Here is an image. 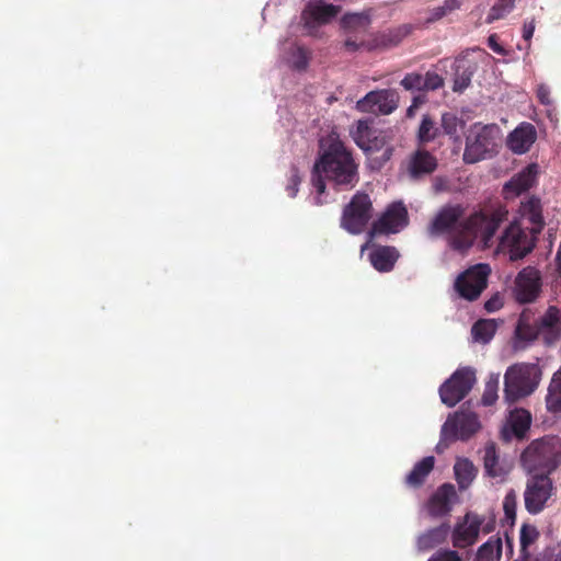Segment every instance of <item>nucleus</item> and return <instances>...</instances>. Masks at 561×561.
Returning <instances> with one entry per match:
<instances>
[{
  "mask_svg": "<svg viewBox=\"0 0 561 561\" xmlns=\"http://www.w3.org/2000/svg\"><path fill=\"white\" fill-rule=\"evenodd\" d=\"M462 204H446L433 216L426 227L432 238L446 237L448 245L459 253L470 250L480 239L483 248L493 244L501 224L507 220L508 210L503 205H485L465 217Z\"/></svg>",
  "mask_w": 561,
  "mask_h": 561,
  "instance_id": "obj_1",
  "label": "nucleus"
},
{
  "mask_svg": "<svg viewBox=\"0 0 561 561\" xmlns=\"http://www.w3.org/2000/svg\"><path fill=\"white\" fill-rule=\"evenodd\" d=\"M357 164L352 152L334 134L319 141V156L311 172V183L319 195L325 192V180L339 187L353 188L358 182Z\"/></svg>",
  "mask_w": 561,
  "mask_h": 561,
  "instance_id": "obj_2",
  "label": "nucleus"
},
{
  "mask_svg": "<svg viewBox=\"0 0 561 561\" xmlns=\"http://www.w3.org/2000/svg\"><path fill=\"white\" fill-rule=\"evenodd\" d=\"M519 214L531 227H523L520 221L515 220L504 230L499 242V248L510 254L511 261L522 260L533 252L545 226L541 203L535 196L522 202Z\"/></svg>",
  "mask_w": 561,
  "mask_h": 561,
  "instance_id": "obj_3",
  "label": "nucleus"
},
{
  "mask_svg": "<svg viewBox=\"0 0 561 561\" xmlns=\"http://www.w3.org/2000/svg\"><path fill=\"white\" fill-rule=\"evenodd\" d=\"M520 460L527 471L549 476L561 463V438L545 436L534 440L523 451Z\"/></svg>",
  "mask_w": 561,
  "mask_h": 561,
  "instance_id": "obj_4",
  "label": "nucleus"
},
{
  "mask_svg": "<svg viewBox=\"0 0 561 561\" xmlns=\"http://www.w3.org/2000/svg\"><path fill=\"white\" fill-rule=\"evenodd\" d=\"M541 373L536 364L518 363L504 375V397L510 403L531 394L539 385Z\"/></svg>",
  "mask_w": 561,
  "mask_h": 561,
  "instance_id": "obj_5",
  "label": "nucleus"
},
{
  "mask_svg": "<svg viewBox=\"0 0 561 561\" xmlns=\"http://www.w3.org/2000/svg\"><path fill=\"white\" fill-rule=\"evenodd\" d=\"M373 217V204L366 193L357 192L344 207L341 227L352 234L362 233Z\"/></svg>",
  "mask_w": 561,
  "mask_h": 561,
  "instance_id": "obj_6",
  "label": "nucleus"
},
{
  "mask_svg": "<svg viewBox=\"0 0 561 561\" xmlns=\"http://www.w3.org/2000/svg\"><path fill=\"white\" fill-rule=\"evenodd\" d=\"M477 381L471 367L458 368L440 387L439 397L444 404L455 407L471 391Z\"/></svg>",
  "mask_w": 561,
  "mask_h": 561,
  "instance_id": "obj_7",
  "label": "nucleus"
},
{
  "mask_svg": "<svg viewBox=\"0 0 561 561\" xmlns=\"http://www.w3.org/2000/svg\"><path fill=\"white\" fill-rule=\"evenodd\" d=\"M491 270L488 264H477L461 274L455 280V289L460 297L469 301L477 300L488 285Z\"/></svg>",
  "mask_w": 561,
  "mask_h": 561,
  "instance_id": "obj_8",
  "label": "nucleus"
},
{
  "mask_svg": "<svg viewBox=\"0 0 561 561\" xmlns=\"http://www.w3.org/2000/svg\"><path fill=\"white\" fill-rule=\"evenodd\" d=\"M476 128L477 130L472 131L466 140L463 161L467 163H476L485 159L495 146L496 126L485 125L476 126Z\"/></svg>",
  "mask_w": 561,
  "mask_h": 561,
  "instance_id": "obj_9",
  "label": "nucleus"
},
{
  "mask_svg": "<svg viewBox=\"0 0 561 561\" xmlns=\"http://www.w3.org/2000/svg\"><path fill=\"white\" fill-rule=\"evenodd\" d=\"M399 100L394 89L374 90L357 101L356 108L363 113L389 115L398 108Z\"/></svg>",
  "mask_w": 561,
  "mask_h": 561,
  "instance_id": "obj_10",
  "label": "nucleus"
},
{
  "mask_svg": "<svg viewBox=\"0 0 561 561\" xmlns=\"http://www.w3.org/2000/svg\"><path fill=\"white\" fill-rule=\"evenodd\" d=\"M552 481L547 474H534L524 492L525 507L530 514L540 513L552 494Z\"/></svg>",
  "mask_w": 561,
  "mask_h": 561,
  "instance_id": "obj_11",
  "label": "nucleus"
},
{
  "mask_svg": "<svg viewBox=\"0 0 561 561\" xmlns=\"http://www.w3.org/2000/svg\"><path fill=\"white\" fill-rule=\"evenodd\" d=\"M479 428L478 415L473 412L460 410L447 419L442 427V436L444 439L456 440L460 438L466 440L478 432Z\"/></svg>",
  "mask_w": 561,
  "mask_h": 561,
  "instance_id": "obj_12",
  "label": "nucleus"
},
{
  "mask_svg": "<svg viewBox=\"0 0 561 561\" xmlns=\"http://www.w3.org/2000/svg\"><path fill=\"white\" fill-rule=\"evenodd\" d=\"M541 275L540 272L533 267L527 266L518 272L513 288V295L518 304H531L541 293Z\"/></svg>",
  "mask_w": 561,
  "mask_h": 561,
  "instance_id": "obj_13",
  "label": "nucleus"
},
{
  "mask_svg": "<svg viewBox=\"0 0 561 561\" xmlns=\"http://www.w3.org/2000/svg\"><path fill=\"white\" fill-rule=\"evenodd\" d=\"M409 224L408 210L403 203L391 204L378 220L373 224V234L397 233Z\"/></svg>",
  "mask_w": 561,
  "mask_h": 561,
  "instance_id": "obj_14",
  "label": "nucleus"
},
{
  "mask_svg": "<svg viewBox=\"0 0 561 561\" xmlns=\"http://www.w3.org/2000/svg\"><path fill=\"white\" fill-rule=\"evenodd\" d=\"M482 519L478 515L466 514L451 531V542L455 548L466 549L473 546L479 538Z\"/></svg>",
  "mask_w": 561,
  "mask_h": 561,
  "instance_id": "obj_15",
  "label": "nucleus"
},
{
  "mask_svg": "<svg viewBox=\"0 0 561 561\" xmlns=\"http://www.w3.org/2000/svg\"><path fill=\"white\" fill-rule=\"evenodd\" d=\"M483 468L488 477L504 481L512 466L506 460L501 459L495 443L489 442L483 449Z\"/></svg>",
  "mask_w": 561,
  "mask_h": 561,
  "instance_id": "obj_16",
  "label": "nucleus"
},
{
  "mask_svg": "<svg viewBox=\"0 0 561 561\" xmlns=\"http://www.w3.org/2000/svg\"><path fill=\"white\" fill-rule=\"evenodd\" d=\"M456 495V489L451 483H444L438 486L426 503L428 514L433 517H442L449 514Z\"/></svg>",
  "mask_w": 561,
  "mask_h": 561,
  "instance_id": "obj_17",
  "label": "nucleus"
},
{
  "mask_svg": "<svg viewBox=\"0 0 561 561\" xmlns=\"http://www.w3.org/2000/svg\"><path fill=\"white\" fill-rule=\"evenodd\" d=\"M537 165L529 164L514 175L503 187L505 199H512L527 192L536 182Z\"/></svg>",
  "mask_w": 561,
  "mask_h": 561,
  "instance_id": "obj_18",
  "label": "nucleus"
},
{
  "mask_svg": "<svg viewBox=\"0 0 561 561\" xmlns=\"http://www.w3.org/2000/svg\"><path fill=\"white\" fill-rule=\"evenodd\" d=\"M437 159L431 152L419 149L410 157L408 172L412 180H421L437 169Z\"/></svg>",
  "mask_w": 561,
  "mask_h": 561,
  "instance_id": "obj_19",
  "label": "nucleus"
},
{
  "mask_svg": "<svg viewBox=\"0 0 561 561\" xmlns=\"http://www.w3.org/2000/svg\"><path fill=\"white\" fill-rule=\"evenodd\" d=\"M537 131L530 123H523L507 138L510 149L518 154L527 152L536 141Z\"/></svg>",
  "mask_w": 561,
  "mask_h": 561,
  "instance_id": "obj_20",
  "label": "nucleus"
},
{
  "mask_svg": "<svg viewBox=\"0 0 561 561\" xmlns=\"http://www.w3.org/2000/svg\"><path fill=\"white\" fill-rule=\"evenodd\" d=\"M539 333L548 342L559 337L561 332V311L556 306H550L545 314L536 322Z\"/></svg>",
  "mask_w": 561,
  "mask_h": 561,
  "instance_id": "obj_21",
  "label": "nucleus"
},
{
  "mask_svg": "<svg viewBox=\"0 0 561 561\" xmlns=\"http://www.w3.org/2000/svg\"><path fill=\"white\" fill-rule=\"evenodd\" d=\"M339 11L340 7L334 4H316L302 12V20L307 26L321 25L334 19Z\"/></svg>",
  "mask_w": 561,
  "mask_h": 561,
  "instance_id": "obj_22",
  "label": "nucleus"
},
{
  "mask_svg": "<svg viewBox=\"0 0 561 561\" xmlns=\"http://www.w3.org/2000/svg\"><path fill=\"white\" fill-rule=\"evenodd\" d=\"M399 259V252L394 247L380 245L369 253L371 265L378 272H390Z\"/></svg>",
  "mask_w": 561,
  "mask_h": 561,
  "instance_id": "obj_23",
  "label": "nucleus"
},
{
  "mask_svg": "<svg viewBox=\"0 0 561 561\" xmlns=\"http://www.w3.org/2000/svg\"><path fill=\"white\" fill-rule=\"evenodd\" d=\"M539 331L536 324L530 323V316L527 310H524L517 321L514 337H515V347L524 348L526 344L534 342L538 335Z\"/></svg>",
  "mask_w": 561,
  "mask_h": 561,
  "instance_id": "obj_24",
  "label": "nucleus"
},
{
  "mask_svg": "<svg viewBox=\"0 0 561 561\" xmlns=\"http://www.w3.org/2000/svg\"><path fill=\"white\" fill-rule=\"evenodd\" d=\"M450 533V526L443 523L437 527L431 528L417 537L416 546L420 551L432 550L444 543Z\"/></svg>",
  "mask_w": 561,
  "mask_h": 561,
  "instance_id": "obj_25",
  "label": "nucleus"
},
{
  "mask_svg": "<svg viewBox=\"0 0 561 561\" xmlns=\"http://www.w3.org/2000/svg\"><path fill=\"white\" fill-rule=\"evenodd\" d=\"M477 66L467 58H459L455 61V75L453 90L462 92L470 83Z\"/></svg>",
  "mask_w": 561,
  "mask_h": 561,
  "instance_id": "obj_26",
  "label": "nucleus"
},
{
  "mask_svg": "<svg viewBox=\"0 0 561 561\" xmlns=\"http://www.w3.org/2000/svg\"><path fill=\"white\" fill-rule=\"evenodd\" d=\"M435 458L433 456L424 457L422 460L416 462L412 470L405 477V484L410 488L417 489L422 486L434 469Z\"/></svg>",
  "mask_w": 561,
  "mask_h": 561,
  "instance_id": "obj_27",
  "label": "nucleus"
},
{
  "mask_svg": "<svg viewBox=\"0 0 561 561\" xmlns=\"http://www.w3.org/2000/svg\"><path fill=\"white\" fill-rule=\"evenodd\" d=\"M455 479L460 490H466L476 479L478 470L468 458L457 459L454 466Z\"/></svg>",
  "mask_w": 561,
  "mask_h": 561,
  "instance_id": "obj_28",
  "label": "nucleus"
},
{
  "mask_svg": "<svg viewBox=\"0 0 561 561\" xmlns=\"http://www.w3.org/2000/svg\"><path fill=\"white\" fill-rule=\"evenodd\" d=\"M546 408L548 412L553 414L561 412V368L553 374L549 383Z\"/></svg>",
  "mask_w": 561,
  "mask_h": 561,
  "instance_id": "obj_29",
  "label": "nucleus"
},
{
  "mask_svg": "<svg viewBox=\"0 0 561 561\" xmlns=\"http://www.w3.org/2000/svg\"><path fill=\"white\" fill-rule=\"evenodd\" d=\"M502 556V538L496 535L489 538L477 551L473 561H500Z\"/></svg>",
  "mask_w": 561,
  "mask_h": 561,
  "instance_id": "obj_30",
  "label": "nucleus"
},
{
  "mask_svg": "<svg viewBox=\"0 0 561 561\" xmlns=\"http://www.w3.org/2000/svg\"><path fill=\"white\" fill-rule=\"evenodd\" d=\"M496 329L495 320L480 319L472 325L471 334L474 341L485 344L493 339Z\"/></svg>",
  "mask_w": 561,
  "mask_h": 561,
  "instance_id": "obj_31",
  "label": "nucleus"
},
{
  "mask_svg": "<svg viewBox=\"0 0 561 561\" xmlns=\"http://www.w3.org/2000/svg\"><path fill=\"white\" fill-rule=\"evenodd\" d=\"M460 2L458 0H445L443 4L428 9L424 22L426 24L435 23L443 18L447 16L455 10L459 9Z\"/></svg>",
  "mask_w": 561,
  "mask_h": 561,
  "instance_id": "obj_32",
  "label": "nucleus"
},
{
  "mask_svg": "<svg viewBox=\"0 0 561 561\" xmlns=\"http://www.w3.org/2000/svg\"><path fill=\"white\" fill-rule=\"evenodd\" d=\"M342 24L348 32L365 33L370 24V18L367 13H347L343 16Z\"/></svg>",
  "mask_w": 561,
  "mask_h": 561,
  "instance_id": "obj_33",
  "label": "nucleus"
},
{
  "mask_svg": "<svg viewBox=\"0 0 561 561\" xmlns=\"http://www.w3.org/2000/svg\"><path fill=\"white\" fill-rule=\"evenodd\" d=\"M539 538V531L536 526L524 524L520 528L519 543H520V557L523 559H531L528 548L535 543Z\"/></svg>",
  "mask_w": 561,
  "mask_h": 561,
  "instance_id": "obj_34",
  "label": "nucleus"
},
{
  "mask_svg": "<svg viewBox=\"0 0 561 561\" xmlns=\"http://www.w3.org/2000/svg\"><path fill=\"white\" fill-rule=\"evenodd\" d=\"M531 423V415L528 411L520 409L516 410L511 415L512 431L517 437H523L529 430Z\"/></svg>",
  "mask_w": 561,
  "mask_h": 561,
  "instance_id": "obj_35",
  "label": "nucleus"
},
{
  "mask_svg": "<svg viewBox=\"0 0 561 561\" xmlns=\"http://www.w3.org/2000/svg\"><path fill=\"white\" fill-rule=\"evenodd\" d=\"M377 131L369 125L368 121H358L352 136L356 145L363 150Z\"/></svg>",
  "mask_w": 561,
  "mask_h": 561,
  "instance_id": "obj_36",
  "label": "nucleus"
},
{
  "mask_svg": "<svg viewBox=\"0 0 561 561\" xmlns=\"http://www.w3.org/2000/svg\"><path fill=\"white\" fill-rule=\"evenodd\" d=\"M438 135V128L435 126L434 121L424 115L419 127L417 138L421 144H427L434 140Z\"/></svg>",
  "mask_w": 561,
  "mask_h": 561,
  "instance_id": "obj_37",
  "label": "nucleus"
},
{
  "mask_svg": "<svg viewBox=\"0 0 561 561\" xmlns=\"http://www.w3.org/2000/svg\"><path fill=\"white\" fill-rule=\"evenodd\" d=\"M497 390H499V376H491L486 381L484 391L482 394L481 402L483 405L489 407L495 403L497 400Z\"/></svg>",
  "mask_w": 561,
  "mask_h": 561,
  "instance_id": "obj_38",
  "label": "nucleus"
},
{
  "mask_svg": "<svg viewBox=\"0 0 561 561\" xmlns=\"http://www.w3.org/2000/svg\"><path fill=\"white\" fill-rule=\"evenodd\" d=\"M515 7V0H497L490 10L489 21L506 16Z\"/></svg>",
  "mask_w": 561,
  "mask_h": 561,
  "instance_id": "obj_39",
  "label": "nucleus"
},
{
  "mask_svg": "<svg viewBox=\"0 0 561 561\" xmlns=\"http://www.w3.org/2000/svg\"><path fill=\"white\" fill-rule=\"evenodd\" d=\"M310 61V51L301 46L294 48L291 53V66L294 69L306 70Z\"/></svg>",
  "mask_w": 561,
  "mask_h": 561,
  "instance_id": "obj_40",
  "label": "nucleus"
},
{
  "mask_svg": "<svg viewBox=\"0 0 561 561\" xmlns=\"http://www.w3.org/2000/svg\"><path fill=\"white\" fill-rule=\"evenodd\" d=\"M463 125V122L459 119L453 113H444L442 115V128L444 133L450 137L457 136L458 127Z\"/></svg>",
  "mask_w": 561,
  "mask_h": 561,
  "instance_id": "obj_41",
  "label": "nucleus"
},
{
  "mask_svg": "<svg viewBox=\"0 0 561 561\" xmlns=\"http://www.w3.org/2000/svg\"><path fill=\"white\" fill-rule=\"evenodd\" d=\"M400 84L407 91H424L423 76L417 72L407 73Z\"/></svg>",
  "mask_w": 561,
  "mask_h": 561,
  "instance_id": "obj_42",
  "label": "nucleus"
},
{
  "mask_svg": "<svg viewBox=\"0 0 561 561\" xmlns=\"http://www.w3.org/2000/svg\"><path fill=\"white\" fill-rule=\"evenodd\" d=\"M517 496L514 490L507 492L503 501V510L505 513L506 520L514 523L516 517Z\"/></svg>",
  "mask_w": 561,
  "mask_h": 561,
  "instance_id": "obj_43",
  "label": "nucleus"
},
{
  "mask_svg": "<svg viewBox=\"0 0 561 561\" xmlns=\"http://www.w3.org/2000/svg\"><path fill=\"white\" fill-rule=\"evenodd\" d=\"M424 82V91L436 90L443 87L444 80L436 72L427 71L425 76H423Z\"/></svg>",
  "mask_w": 561,
  "mask_h": 561,
  "instance_id": "obj_44",
  "label": "nucleus"
},
{
  "mask_svg": "<svg viewBox=\"0 0 561 561\" xmlns=\"http://www.w3.org/2000/svg\"><path fill=\"white\" fill-rule=\"evenodd\" d=\"M427 561H461V557L455 550L444 549L436 551Z\"/></svg>",
  "mask_w": 561,
  "mask_h": 561,
  "instance_id": "obj_45",
  "label": "nucleus"
},
{
  "mask_svg": "<svg viewBox=\"0 0 561 561\" xmlns=\"http://www.w3.org/2000/svg\"><path fill=\"white\" fill-rule=\"evenodd\" d=\"M386 145V137L381 131H377L376 135L369 140V144L363 149L365 152H376L381 150Z\"/></svg>",
  "mask_w": 561,
  "mask_h": 561,
  "instance_id": "obj_46",
  "label": "nucleus"
},
{
  "mask_svg": "<svg viewBox=\"0 0 561 561\" xmlns=\"http://www.w3.org/2000/svg\"><path fill=\"white\" fill-rule=\"evenodd\" d=\"M536 94H537L539 102L542 105H550L552 103V100L550 96V88L547 84H545V83L539 84L537 88Z\"/></svg>",
  "mask_w": 561,
  "mask_h": 561,
  "instance_id": "obj_47",
  "label": "nucleus"
},
{
  "mask_svg": "<svg viewBox=\"0 0 561 561\" xmlns=\"http://www.w3.org/2000/svg\"><path fill=\"white\" fill-rule=\"evenodd\" d=\"M300 176L298 174V170L294 169L293 174L289 179L288 185H287V192L290 197H295L298 192V186L300 184Z\"/></svg>",
  "mask_w": 561,
  "mask_h": 561,
  "instance_id": "obj_48",
  "label": "nucleus"
},
{
  "mask_svg": "<svg viewBox=\"0 0 561 561\" xmlns=\"http://www.w3.org/2000/svg\"><path fill=\"white\" fill-rule=\"evenodd\" d=\"M344 46L348 51H356L362 47H366V43L364 39L358 41L357 37L353 38L352 36H348L344 43Z\"/></svg>",
  "mask_w": 561,
  "mask_h": 561,
  "instance_id": "obj_49",
  "label": "nucleus"
},
{
  "mask_svg": "<svg viewBox=\"0 0 561 561\" xmlns=\"http://www.w3.org/2000/svg\"><path fill=\"white\" fill-rule=\"evenodd\" d=\"M536 28V22L535 19H531L530 21H526L523 25V38L527 42H529L534 35Z\"/></svg>",
  "mask_w": 561,
  "mask_h": 561,
  "instance_id": "obj_50",
  "label": "nucleus"
},
{
  "mask_svg": "<svg viewBox=\"0 0 561 561\" xmlns=\"http://www.w3.org/2000/svg\"><path fill=\"white\" fill-rule=\"evenodd\" d=\"M502 306V302H501V299L495 296V297H492L491 299H489L485 304H484V308L486 311L489 312H493V311H496L497 309H500Z\"/></svg>",
  "mask_w": 561,
  "mask_h": 561,
  "instance_id": "obj_51",
  "label": "nucleus"
},
{
  "mask_svg": "<svg viewBox=\"0 0 561 561\" xmlns=\"http://www.w3.org/2000/svg\"><path fill=\"white\" fill-rule=\"evenodd\" d=\"M488 45L489 47L494 51V53H497V54H503L504 53V49L503 47L497 43V37L495 34L493 35H490L489 38H488Z\"/></svg>",
  "mask_w": 561,
  "mask_h": 561,
  "instance_id": "obj_52",
  "label": "nucleus"
},
{
  "mask_svg": "<svg viewBox=\"0 0 561 561\" xmlns=\"http://www.w3.org/2000/svg\"><path fill=\"white\" fill-rule=\"evenodd\" d=\"M504 537H505L506 554L508 557H512L513 556V548H514L513 538L508 535L507 530L504 531Z\"/></svg>",
  "mask_w": 561,
  "mask_h": 561,
  "instance_id": "obj_53",
  "label": "nucleus"
},
{
  "mask_svg": "<svg viewBox=\"0 0 561 561\" xmlns=\"http://www.w3.org/2000/svg\"><path fill=\"white\" fill-rule=\"evenodd\" d=\"M538 561H561V549L557 553H545Z\"/></svg>",
  "mask_w": 561,
  "mask_h": 561,
  "instance_id": "obj_54",
  "label": "nucleus"
},
{
  "mask_svg": "<svg viewBox=\"0 0 561 561\" xmlns=\"http://www.w3.org/2000/svg\"><path fill=\"white\" fill-rule=\"evenodd\" d=\"M446 181L443 178H435L434 180V190L435 192H439L445 188Z\"/></svg>",
  "mask_w": 561,
  "mask_h": 561,
  "instance_id": "obj_55",
  "label": "nucleus"
},
{
  "mask_svg": "<svg viewBox=\"0 0 561 561\" xmlns=\"http://www.w3.org/2000/svg\"><path fill=\"white\" fill-rule=\"evenodd\" d=\"M423 103H424V96L416 95V96L413 98L411 105H412V107L417 108Z\"/></svg>",
  "mask_w": 561,
  "mask_h": 561,
  "instance_id": "obj_56",
  "label": "nucleus"
},
{
  "mask_svg": "<svg viewBox=\"0 0 561 561\" xmlns=\"http://www.w3.org/2000/svg\"><path fill=\"white\" fill-rule=\"evenodd\" d=\"M415 107H412V105H410L407 110V117L412 118L415 115Z\"/></svg>",
  "mask_w": 561,
  "mask_h": 561,
  "instance_id": "obj_57",
  "label": "nucleus"
},
{
  "mask_svg": "<svg viewBox=\"0 0 561 561\" xmlns=\"http://www.w3.org/2000/svg\"><path fill=\"white\" fill-rule=\"evenodd\" d=\"M557 260H558L559 264L561 265V243H560V247L557 252Z\"/></svg>",
  "mask_w": 561,
  "mask_h": 561,
  "instance_id": "obj_58",
  "label": "nucleus"
},
{
  "mask_svg": "<svg viewBox=\"0 0 561 561\" xmlns=\"http://www.w3.org/2000/svg\"><path fill=\"white\" fill-rule=\"evenodd\" d=\"M484 531H485V533L491 531V527H490V525H489V524L484 527Z\"/></svg>",
  "mask_w": 561,
  "mask_h": 561,
  "instance_id": "obj_59",
  "label": "nucleus"
},
{
  "mask_svg": "<svg viewBox=\"0 0 561 561\" xmlns=\"http://www.w3.org/2000/svg\"><path fill=\"white\" fill-rule=\"evenodd\" d=\"M523 561H538V559H523Z\"/></svg>",
  "mask_w": 561,
  "mask_h": 561,
  "instance_id": "obj_60",
  "label": "nucleus"
},
{
  "mask_svg": "<svg viewBox=\"0 0 561 561\" xmlns=\"http://www.w3.org/2000/svg\"><path fill=\"white\" fill-rule=\"evenodd\" d=\"M386 152L388 153V157H389L391 154V152H392V149H387Z\"/></svg>",
  "mask_w": 561,
  "mask_h": 561,
  "instance_id": "obj_61",
  "label": "nucleus"
}]
</instances>
